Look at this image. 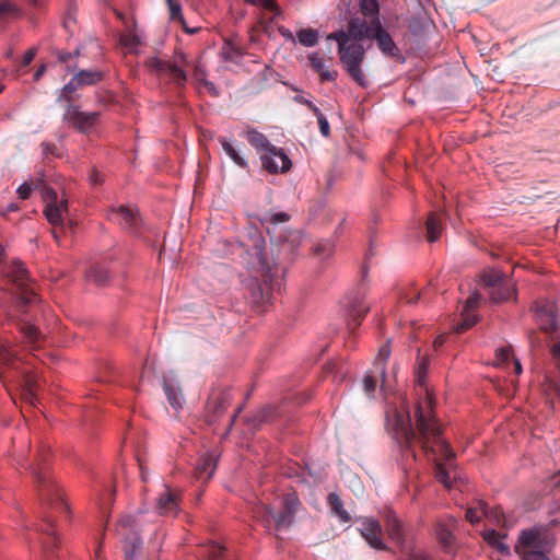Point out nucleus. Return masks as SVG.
<instances>
[{
    "mask_svg": "<svg viewBox=\"0 0 560 560\" xmlns=\"http://www.w3.org/2000/svg\"><path fill=\"white\" fill-rule=\"evenodd\" d=\"M314 253L318 257L327 258V257L332 255V253H334V245H332V243H330L328 241L320 242V243L315 245Z\"/></svg>",
    "mask_w": 560,
    "mask_h": 560,
    "instance_id": "obj_44",
    "label": "nucleus"
},
{
    "mask_svg": "<svg viewBox=\"0 0 560 560\" xmlns=\"http://www.w3.org/2000/svg\"><path fill=\"white\" fill-rule=\"evenodd\" d=\"M254 218L264 225L268 232V234H272L276 232V225L280 223H285L290 220V215L287 212H273L266 211L264 213H257Z\"/></svg>",
    "mask_w": 560,
    "mask_h": 560,
    "instance_id": "obj_24",
    "label": "nucleus"
},
{
    "mask_svg": "<svg viewBox=\"0 0 560 560\" xmlns=\"http://www.w3.org/2000/svg\"><path fill=\"white\" fill-rule=\"evenodd\" d=\"M296 38L299 43L305 47H314L317 45L319 35L318 32L314 28H303L296 33Z\"/></svg>",
    "mask_w": 560,
    "mask_h": 560,
    "instance_id": "obj_35",
    "label": "nucleus"
},
{
    "mask_svg": "<svg viewBox=\"0 0 560 560\" xmlns=\"http://www.w3.org/2000/svg\"><path fill=\"white\" fill-rule=\"evenodd\" d=\"M252 294L255 302L257 303H264L265 301L268 300V293L265 292L260 284H256L255 287H253Z\"/></svg>",
    "mask_w": 560,
    "mask_h": 560,
    "instance_id": "obj_47",
    "label": "nucleus"
},
{
    "mask_svg": "<svg viewBox=\"0 0 560 560\" xmlns=\"http://www.w3.org/2000/svg\"><path fill=\"white\" fill-rule=\"evenodd\" d=\"M248 3L260 7L266 11H269L273 14V16H280L282 14V10L276 3L275 0H246Z\"/></svg>",
    "mask_w": 560,
    "mask_h": 560,
    "instance_id": "obj_41",
    "label": "nucleus"
},
{
    "mask_svg": "<svg viewBox=\"0 0 560 560\" xmlns=\"http://www.w3.org/2000/svg\"><path fill=\"white\" fill-rule=\"evenodd\" d=\"M39 187L46 205L44 210L46 219L55 228L60 226L63 229V213L68 211V201L66 199L58 200L57 192L51 187L40 182H25L18 188L16 192L20 199L26 200L30 198L33 189Z\"/></svg>",
    "mask_w": 560,
    "mask_h": 560,
    "instance_id": "obj_5",
    "label": "nucleus"
},
{
    "mask_svg": "<svg viewBox=\"0 0 560 560\" xmlns=\"http://www.w3.org/2000/svg\"><path fill=\"white\" fill-rule=\"evenodd\" d=\"M410 560H430L425 555L415 553L410 557Z\"/></svg>",
    "mask_w": 560,
    "mask_h": 560,
    "instance_id": "obj_64",
    "label": "nucleus"
},
{
    "mask_svg": "<svg viewBox=\"0 0 560 560\" xmlns=\"http://www.w3.org/2000/svg\"><path fill=\"white\" fill-rule=\"evenodd\" d=\"M375 39L380 50L389 57H397L399 48L386 32L380 19H374L372 23L360 18H352L347 31L330 33L327 39L336 40L338 44V55L342 69L360 86L366 88L369 80L362 70L365 59V48L359 43L362 39Z\"/></svg>",
    "mask_w": 560,
    "mask_h": 560,
    "instance_id": "obj_2",
    "label": "nucleus"
},
{
    "mask_svg": "<svg viewBox=\"0 0 560 560\" xmlns=\"http://www.w3.org/2000/svg\"><path fill=\"white\" fill-rule=\"evenodd\" d=\"M428 359L420 360L416 368L418 400L415 405V428L408 412L404 418L397 413L395 432L406 460H416L415 445H419L428 459L435 463L434 474L439 482L451 489L457 478L453 462L455 454L443 436L442 427L434 415L433 394L425 385Z\"/></svg>",
    "mask_w": 560,
    "mask_h": 560,
    "instance_id": "obj_1",
    "label": "nucleus"
},
{
    "mask_svg": "<svg viewBox=\"0 0 560 560\" xmlns=\"http://www.w3.org/2000/svg\"><path fill=\"white\" fill-rule=\"evenodd\" d=\"M328 506L330 509V512L338 517V520L342 523H347L350 521V514L345 510L343 503L340 499V497L336 493H329L328 499Z\"/></svg>",
    "mask_w": 560,
    "mask_h": 560,
    "instance_id": "obj_30",
    "label": "nucleus"
},
{
    "mask_svg": "<svg viewBox=\"0 0 560 560\" xmlns=\"http://www.w3.org/2000/svg\"><path fill=\"white\" fill-rule=\"evenodd\" d=\"M483 539L491 545L492 547L497 548L500 551L506 552L509 551V547L505 546L502 541L503 536H501L497 530L494 529H486L482 534Z\"/></svg>",
    "mask_w": 560,
    "mask_h": 560,
    "instance_id": "obj_38",
    "label": "nucleus"
},
{
    "mask_svg": "<svg viewBox=\"0 0 560 560\" xmlns=\"http://www.w3.org/2000/svg\"><path fill=\"white\" fill-rule=\"evenodd\" d=\"M91 182L94 185H97L103 182V178L101 177V174L98 172H93V174L91 175Z\"/></svg>",
    "mask_w": 560,
    "mask_h": 560,
    "instance_id": "obj_59",
    "label": "nucleus"
},
{
    "mask_svg": "<svg viewBox=\"0 0 560 560\" xmlns=\"http://www.w3.org/2000/svg\"><path fill=\"white\" fill-rule=\"evenodd\" d=\"M298 503V499L288 497L281 502L282 506L279 511H276L275 508L269 504L259 503L255 506L253 512L254 516L260 521L266 528L270 529L273 527L277 533H280L288 529L293 523L295 505Z\"/></svg>",
    "mask_w": 560,
    "mask_h": 560,
    "instance_id": "obj_8",
    "label": "nucleus"
},
{
    "mask_svg": "<svg viewBox=\"0 0 560 560\" xmlns=\"http://www.w3.org/2000/svg\"><path fill=\"white\" fill-rule=\"evenodd\" d=\"M436 534H438V538H439L440 542L444 547H448L452 545L453 534L447 524L440 523L436 528Z\"/></svg>",
    "mask_w": 560,
    "mask_h": 560,
    "instance_id": "obj_42",
    "label": "nucleus"
},
{
    "mask_svg": "<svg viewBox=\"0 0 560 560\" xmlns=\"http://www.w3.org/2000/svg\"><path fill=\"white\" fill-rule=\"evenodd\" d=\"M465 516L471 524L480 522L483 516L492 517L497 524L505 522L504 514L501 509L495 508L489 510L487 503L481 500H479L474 506L468 508Z\"/></svg>",
    "mask_w": 560,
    "mask_h": 560,
    "instance_id": "obj_21",
    "label": "nucleus"
},
{
    "mask_svg": "<svg viewBox=\"0 0 560 560\" xmlns=\"http://www.w3.org/2000/svg\"><path fill=\"white\" fill-rule=\"evenodd\" d=\"M205 86L207 88V90L212 93L213 95H218V91H217V88L213 83L209 82V81H205Z\"/></svg>",
    "mask_w": 560,
    "mask_h": 560,
    "instance_id": "obj_61",
    "label": "nucleus"
},
{
    "mask_svg": "<svg viewBox=\"0 0 560 560\" xmlns=\"http://www.w3.org/2000/svg\"><path fill=\"white\" fill-rule=\"evenodd\" d=\"M276 16L272 15V18L270 19L269 22H266V21H260L259 22V26L261 28V32L265 33V34H269V28H270V23L272 22V20L275 19Z\"/></svg>",
    "mask_w": 560,
    "mask_h": 560,
    "instance_id": "obj_54",
    "label": "nucleus"
},
{
    "mask_svg": "<svg viewBox=\"0 0 560 560\" xmlns=\"http://www.w3.org/2000/svg\"><path fill=\"white\" fill-rule=\"evenodd\" d=\"M103 72L100 70H81L60 91L58 102L67 103L75 100L74 92L88 85H94L103 80Z\"/></svg>",
    "mask_w": 560,
    "mask_h": 560,
    "instance_id": "obj_11",
    "label": "nucleus"
},
{
    "mask_svg": "<svg viewBox=\"0 0 560 560\" xmlns=\"http://www.w3.org/2000/svg\"><path fill=\"white\" fill-rule=\"evenodd\" d=\"M44 147V153L56 155V147L54 144L45 143Z\"/></svg>",
    "mask_w": 560,
    "mask_h": 560,
    "instance_id": "obj_55",
    "label": "nucleus"
},
{
    "mask_svg": "<svg viewBox=\"0 0 560 560\" xmlns=\"http://www.w3.org/2000/svg\"><path fill=\"white\" fill-rule=\"evenodd\" d=\"M18 328L21 334L23 345L30 350L35 351L44 347L46 337L36 326L26 320H20Z\"/></svg>",
    "mask_w": 560,
    "mask_h": 560,
    "instance_id": "obj_20",
    "label": "nucleus"
},
{
    "mask_svg": "<svg viewBox=\"0 0 560 560\" xmlns=\"http://www.w3.org/2000/svg\"><path fill=\"white\" fill-rule=\"evenodd\" d=\"M308 108L314 113L317 120H319V117H325V115L319 110V108L314 103L310 104Z\"/></svg>",
    "mask_w": 560,
    "mask_h": 560,
    "instance_id": "obj_56",
    "label": "nucleus"
},
{
    "mask_svg": "<svg viewBox=\"0 0 560 560\" xmlns=\"http://www.w3.org/2000/svg\"><path fill=\"white\" fill-rule=\"evenodd\" d=\"M18 13V8L10 1L0 2V19L12 16Z\"/></svg>",
    "mask_w": 560,
    "mask_h": 560,
    "instance_id": "obj_45",
    "label": "nucleus"
},
{
    "mask_svg": "<svg viewBox=\"0 0 560 560\" xmlns=\"http://www.w3.org/2000/svg\"><path fill=\"white\" fill-rule=\"evenodd\" d=\"M269 413H270V409H265V410H261L259 413H258V420L259 422H264L268 419L269 417Z\"/></svg>",
    "mask_w": 560,
    "mask_h": 560,
    "instance_id": "obj_60",
    "label": "nucleus"
},
{
    "mask_svg": "<svg viewBox=\"0 0 560 560\" xmlns=\"http://www.w3.org/2000/svg\"><path fill=\"white\" fill-rule=\"evenodd\" d=\"M219 142L223 149V151L226 153V155L240 167L245 168L247 167V162L245 159L238 153V151L225 138L220 137Z\"/></svg>",
    "mask_w": 560,
    "mask_h": 560,
    "instance_id": "obj_34",
    "label": "nucleus"
},
{
    "mask_svg": "<svg viewBox=\"0 0 560 560\" xmlns=\"http://www.w3.org/2000/svg\"><path fill=\"white\" fill-rule=\"evenodd\" d=\"M386 530L388 536L396 541L397 544H402L404 541V530L402 525L399 520L395 515V513L388 510L385 515Z\"/></svg>",
    "mask_w": 560,
    "mask_h": 560,
    "instance_id": "obj_27",
    "label": "nucleus"
},
{
    "mask_svg": "<svg viewBox=\"0 0 560 560\" xmlns=\"http://www.w3.org/2000/svg\"><path fill=\"white\" fill-rule=\"evenodd\" d=\"M363 388L366 395L372 396L376 389V377L372 374H366L363 380Z\"/></svg>",
    "mask_w": 560,
    "mask_h": 560,
    "instance_id": "obj_46",
    "label": "nucleus"
},
{
    "mask_svg": "<svg viewBox=\"0 0 560 560\" xmlns=\"http://www.w3.org/2000/svg\"><path fill=\"white\" fill-rule=\"evenodd\" d=\"M21 361L15 353L5 345L0 343V378L14 381L21 386L25 398L33 400L39 387L36 375L27 372H20Z\"/></svg>",
    "mask_w": 560,
    "mask_h": 560,
    "instance_id": "obj_4",
    "label": "nucleus"
},
{
    "mask_svg": "<svg viewBox=\"0 0 560 560\" xmlns=\"http://www.w3.org/2000/svg\"><path fill=\"white\" fill-rule=\"evenodd\" d=\"M390 355V347L389 343L386 342L378 349V353L374 361V368L377 373H380L383 377L385 375V363Z\"/></svg>",
    "mask_w": 560,
    "mask_h": 560,
    "instance_id": "obj_36",
    "label": "nucleus"
},
{
    "mask_svg": "<svg viewBox=\"0 0 560 560\" xmlns=\"http://www.w3.org/2000/svg\"><path fill=\"white\" fill-rule=\"evenodd\" d=\"M86 278L89 281H92L98 285L106 283L108 279L107 270L101 265H94L90 268L86 273Z\"/></svg>",
    "mask_w": 560,
    "mask_h": 560,
    "instance_id": "obj_37",
    "label": "nucleus"
},
{
    "mask_svg": "<svg viewBox=\"0 0 560 560\" xmlns=\"http://www.w3.org/2000/svg\"><path fill=\"white\" fill-rule=\"evenodd\" d=\"M9 278L13 293L18 298V306L22 308L38 302L37 283L30 275L24 264L20 260L12 261L4 270Z\"/></svg>",
    "mask_w": 560,
    "mask_h": 560,
    "instance_id": "obj_6",
    "label": "nucleus"
},
{
    "mask_svg": "<svg viewBox=\"0 0 560 560\" xmlns=\"http://www.w3.org/2000/svg\"><path fill=\"white\" fill-rule=\"evenodd\" d=\"M497 357L502 361L506 362L512 357V350L509 348H502L497 351Z\"/></svg>",
    "mask_w": 560,
    "mask_h": 560,
    "instance_id": "obj_49",
    "label": "nucleus"
},
{
    "mask_svg": "<svg viewBox=\"0 0 560 560\" xmlns=\"http://www.w3.org/2000/svg\"><path fill=\"white\" fill-rule=\"evenodd\" d=\"M145 66L151 72L158 77L167 78L178 88L186 84L187 75L184 67L187 66V61L183 54L178 55L174 61L153 56L145 60Z\"/></svg>",
    "mask_w": 560,
    "mask_h": 560,
    "instance_id": "obj_9",
    "label": "nucleus"
},
{
    "mask_svg": "<svg viewBox=\"0 0 560 560\" xmlns=\"http://www.w3.org/2000/svg\"><path fill=\"white\" fill-rule=\"evenodd\" d=\"M163 389L167 397L170 405L175 409L179 410L184 404V396L182 389L174 383L164 381Z\"/></svg>",
    "mask_w": 560,
    "mask_h": 560,
    "instance_id": "obj_28",
    "label": "nucleus"
},
{
    "mask_svg": "<svg viewBox=\"0 0 560 560\" xmlns=\"http://www.w3.org/2000/svg\"><path fill=\"white\" fill-rule=\"evenodd\" d=\"M552 355L557 361V365L560 369V342H557L551 349Z\"/></svg>",
    "mask_w": 560,
    "mask_h": 560,
    "instance_id": "obj_52",
    "label": "nucleus"
},
{
    "mask_svg": "<svg viewBox=\"0 0 560 560\" xmlns=\"http://www.w3.org/2000/svg\"><path fill=\"white\" fill-rule=\"evenodd\" d=\"M346 311L349 318L348 328L352 332L361 325L364 316L370 311V305L361 296L353 295L347 299Z\"/></svg>",
    "mask_w": 560,
    "mask_h": 560,
    "instance_id": "obj_19",
    "label": "nucleus"
},
{
    "mask_svg": "<svg viewBox=\"0 0 560 560\" xmlns=\"http://www.w3.org/2000/svg\"><path fill=\"white\" fill-rule=\"evenodd\" d=\"M317 121H318L320 133L324 137H329L330 128H329V122H328L327 118L326 117H319V120H317Z\"/></svg>",
    "mask_w": 560,
    "mask_h": 560,
    "instance_id": "obj_48",
    "label": "nucleus"
},
{
    "mask_svg": "<svg viewBox=\"0 0 560 560\" xmlns=\"http://www.w3.org/2000/svg\"><path fill=\"white\" fill-rule=\"evenodd\" d=\"M294 101L300 103V104L306 105L307 107H310V104H313V102H311V101H308L305 97L300 96V95L295 96Z\"/></svg>",
    "mask_w": 560,
    "mask_h": 560,
    "instance_id": "obj_63",
    "label": "nucleus"
},
{
    "mask_svg": "<svg viewBox=\"0 0 560 560\" xmlns=\"http://www.w3.org/2000/svg\"><path fill=\"white\" fill-rule=\"evenodd\" d=\"M361 536L373 548L383 550L385 545L383 541V529L377 520L371 517H363L360 520Z\"/></svg>",
    "mask_w": 560,
    "mask_h": 560,
    "instance_id": "obj_17",
    "label": "nucleus"
},
{
    "mask_svg": "<svg viewBox=\"0 0 560 560\" xmlns=\"http://www.w3.org/2000/svg\"><path fill=\"white\" fill-rule=\"evenodd\" d=\"M310 66L314 72L318 73L320 81H336L338 72L336 70H328L325 68V60L319 56L318 52H312L308 55Z\"/></svg>",
    "mask_w": 560,
    "mask_h": 560,
    "instance_id": "obj_25",
    "label": "nucleus"
},
{
    "mask_svg": "<svg viewBox=\"0 0 560 560\" xmlns=\"http://www.w3.org/2000/svg\"><path fill=\"white\" fill-rule=\"evenodd\" d=\"M506 276L498 269H488L480 275L482 287L489 291L503 281Z\"/></svg>",
    "mask_w": 560,
    "mask_h": 560,
    "instance_id": "obj_32",
    "label": "nucleus"
},
{
    "mask_svg": "<svg viewBox=\"0 0 560 560\" xmlns=\"http://www.w3.org/2000/svg\"><path fill=\"white\" fill-rule=\"evenodd\" d=\"M30 469L36 479L37 490L44 509L40 523L36 525L35 530L40 535V544L44 552L48 557L50 549L57 546L58 542L51 513H68L69 508L46 466L37 463L36 465L32 464Z\"/></svg>",
    "mask_w": 560,
    "mask_h": 560,
    "instance_id": "obj_3",
    "label": "nucleus"
},
{
    "mask_svg": "<svg viewBox=\"0 0 560 560\" xmlns=\"http://www.w3.org/2000/svg\"><path fill=\"white\" fill-rule=\"evenodd\" d=\"M35 57V49L31 48L28 49L23 57V66L30 65Z\"/></svg>",
    "mask_w": 560,
    "mask_h": 560,
    "instance_id": "obj_51",
    "label": "nucleus"
},
{
    "mask_svg": "<svg viewBox=\"0 0 560 560\" xmlns=\"http://www.w3.org/2000/svg\"><path fill=\"white\" fill-rule=\"evenodd\" d=\"M19 209H20V207H19V205H18V203H15V202H11V203H9V205L5 207V209H3V211H2V215H7V214H8V213H10V212H15V211H18Z\"/></svg>",
    "mask_w": 560,
    "mask_h": 560,
    "instance_id": "obj_53",
    "label": "nucleus"
},
{
    "mask_svg": "<svg viewBox=\"0 0 560 560\" xmlns=\"http://www.w3.org/2000/svg\"><path fill=\"white\" fill-rule=\"evenodd\" d=\"M217 468V457L213 454H206L196 467V478L203 482L210 480Z\"/></svg>",
    "mask_w": 560,
    "mask_h": 560,
    "instance_id": "obj_26",
    "label": "nucleus"
},
{
    "mask_svg": "<svg viewBox=\"0 0 560 560\" xmlns=\"http://www.w3.org/2000/svg\"><path fill=\"white\" fill-rule=\"evenodd\" d=\"M170 9V18L172 21H178L182 23L183 26H185V20L182 14V7L177 1H174L168 4ZM186 32L194 33V31H189L188 28L184 27Z\"/></svg>",
    "mask_w": 560,
    "mask_h": 560,
    "instance_id": "obj_43",
    "label": "nucleus"
},
{
    "mask_svg": "<svg viewBox=\"0 0 560 560\" xmlns=\"http://www.w3.org/2000/svg\"><path fill=\"white\" fill-rule=\"evenodd\" d=\"M182 491L165 486L155 502V511L162 516H176L180 511Z\"/></svg>",
    "mask_w": 560,
    "mask_h": 560,
    "instance_id": "obj_14",
    "label": "nucleus"
},
{
    "mask_svg": "<svg viewBox=\"0 0 560 560\" xmlns=\"http://www.w3.org/2000/svg\"><path fill=\"white\" fill-rule=\"evenodd\" d=\"M120 44L129 52H132L138 46H140L141 39L137 33L129 32L120 36Z\"/></svg>",
    "mask_w": 560,
    "mask_h": 560,
    "instance_id": "obj_40",
    "label": "nucleus"
},
{
    "mask_svg": "<svg viewBox=\"0 0 560 560\" xmlns=\"http://www.w3.org/2000/svg\"><path fill=\"white\" fill-rule=\"evenodd\" d=\"M262 167L269 173H285L292 167L291 160L282 149L270 147L267 152L261 155Z\"/></svg>",
    "mask_w": 560,
    "mask_h": 560,
    "instance_id": "obj_16",
    "label": "nucleus"
},
{
    "mask_svg": "<svg viewBox=\"0 0 560 560\" xmlns=\"http://www.w3.org/2000/svg\"><path fill=\"white\" fill-rule=\"evenodd\" d=\"M248 235L250 244L247 246L250 249V255L256 258L259 269L265 275L273 277V268L282 260L281 252H291V245L283 243L281 249L277 254L272 253V257L269 259L265 252L266 241L262 235L257 230L250 231Z\"/></svg>",
    "mask_w": 560,
    "mask_h": 560,
    "instance_id": "obj_10",
    "label": "nucleus"
},
{
    "mask_svg": "<svg viewBox=\"0 0 560 560\" xmlns=\"http://www.w3.org/2000/svg\"><path fill=\"white\" fill-rule=\"evenodd\" d=\"M246 139L252 147L256 148L257 150H264L265 152H267L270 147H273L270 144L267 137L257 130H248L246 132Z\"/></svg>",
    "mask_w": 560,
    "mask_h": 560,
    "instance_id": "obj_33",
    "label": "nucleus"
},
{
    "mask_svg": "<svg viewBox=\"0 0 560 560\" xmlns=\"http://www.w3.org/2000/svg\"><path fill=\"white\" fill-rule=\"evenodd\" d=\"M231 393L229 389H215L211 393L206 405V417L208 423L217 422L231 402Z\"/></svg>",
    "mask_w": 560,
    "mask_h": 560,
    "instance_id": "obj_15",
    "label": "nucleus"
},
{
    "mask_svg": "<svg viewBox=\"0 0 560 560\" xmlns=\"http://www.w3.org/2000/svg\"><path fill=\"white\" fill-rule=\"evenodd\" d=\"M445 340H446V338L443 335L436 337L435 340L433 341L434 348L439 349L440 347H442L444 345Z\"/></svg>",
    "mask_w": 560,
    "mask_h": 560,
    "instance_id": "obj_58",
    "label": "nucleus"
},
{
    "mask_svg": "<svg viewBox=\"0 0 560 560\" xmlns=\"http://www.w3.org/2000/svg\"><path fill=\"white\" fill-rule=\"evenodd\" d=\"M58 58H59V60H60L61 62H67V61H69V60H70V58H71V54H70V52H63V51H60V52L58 54Z\"/></svg>",
    "mask_w": 560,
    "mask_h": 560,
    "instance_id": "obj_62",
    "label": "nucleus"
},
{
    "mask_svg": "<svg viewBox=\"0 0 560 560\" xmlns=\"http://www.w3.org/2000/svg\"><path fill=\"white\" fill-rule=\"evenodd\" d=\"M108 220L130 233L138 230L141 221L136 210L124 206L110 210L108 213Z\"/></svg>",
    "mask_w": 560,
    "mask_h": 560,
    "instance_id": "obj_18",
    "label": "nucleus"
},
{
    "mask_svg": "<svg viewBox=\"0 0 560 560\" xmlns=\"http://www.w3.org/2000/svg\"><path fill=\"white\" fill-rule=\"evenodd\" d=\"M278 31L287 40L295 43V38H294L292 32L289 28H287L284 26H279Z\"/></svg>",
    "mask_w": 560,
    "mask_h": 560,
    "instance_id": "obj_50",
    "label": "nucleus"
},
{
    "mask_svg": "<svg viewBox=\"0 0 560 560\" xmlns=\"http://www.w3.org/2000/svg\"><path fill=\"white\" fill-rule=\"evenodd\" d=\"M203 556L207 557L208 560H221L224 556L225 548L215 542H208L202 546Z\"/></svg>",
    "mask_w": 560,
    "mask_h": 560,
    "instance_id": "obj_39",
    "label": "nucleus"
},
{
    "mask_svg": "<svg viewBox=\"0 0 560 560\" xmlns=\"http://www.w3.org/2000/svg\"><path fill=\"white\" fill-rule=\"evenodd\" d=\"M100 119V113H85L81 112L78 106L73 105V102L67 103L63 120L70 124L78 131L86 133L89 132Z\"/></svg>",
    "mask_w": 560,
    "mask_h": 560,
    "instance_id": "obj_13",
    "label": "nucleus"
},
{
    "mask_svg": "<svg viewBox=\"0 0 560 560\" xmlns=\"http://www.w3.org/2000/svg\"><path fill=\"white\" fill-rule=\"evenodd\" d=\"M480 300L481 295L477 291L468 296L462 311L463 320L455 326V332L462 334L477 323V316L472 312L478 306Z\"/></svg>",
    "mask_w": 560,
    "mask_h": 560,
    "instance_id": "obj_22",
    "label": "nucleus"
},
{
    "mask_svg": "<svg viewBox=\"0 0 560 560\" xmlns=\"http://www.w3.org/2000/svg\"><path fill=\"white\" fill-rule=\"evenodd\" d=\"M308 108L314 113L317 120H319V117H325V115L319 110V108L314 103L310 104Z\"/></svg>",
    "mask_w": 560,
    "mask_h": 560,
    "instance_id": "obj_57",
    "label": "nucleus"
},
{
    "mask_svg": "<svg viewBox=\"0 0 560 560\" xmlns=\"http://www.w3.org/2000/svg\"><path fill=\"white\" fill-rule=\"evenodd\" d=\"M490 299L493 303H503L508 301H515L517 291L515 285L508 279V277L495 287L488 291Z\"/></svg>",
    "mask_w": 560,
    "mask_h": 560,
    "instance_id": "obj_23",
    "label": "nucleus"
},
{
    "mask_svg": "<svg viewBox=\"0 0 560 560\" xmlns=\"http://www.w3.org/2000/svg\"><path fill=\"white\" fill-rule=\"evenodd\" d=\"M360 11L363 16H359L360 19H364L368 23H372L374 19H380V4L377 0H360Z\"/></svg>",
    "mask_w": 560,
    "mask_h": 560,
    "instance_id": "obj_31",
    "label": "nucleus"
},
{
    "mask_svg": "<svg viewBox=\"0 0 560 560\" xmlns=\"http://www.w3.org/2000/svg\"><path fill=\"white\" fill-rule=\"evenodd\" d=\"M553 545V538L547 532L532 528L520 534L515 551L522 560H549L547 555Z\"/></svg>",
    "mask_w": 560,
    "mask_h": 560,
    "instance_id": "obj_7",
    "label": "nucleus"
},
{
    "mask_svg": "<svg viewBox=\"0 0 560 560\" xmlns=\"http://www.w3.org/2000/svg\"><path fill=\"white\" fill-rule=\"evenodd\" d=\"M425 228L428 241L431 243L435 242L440 237L443 229L441 215L436 212H431L428 217Z\"/></svg>",
    "mask_w": 560,
    "mask_h": 560,
    "instance_id": "obj_29",
    "label": "nucleus"
},
{
    "mask_svg": "<svg viewBox=\"0 0 560 560\" xmlns=\"http://www.w3.org/2000/svg\"><path fill=\"white\" fill-rule=\"evenodd\" d=\"M532 310L541 330L552 332L557 329L559 325V307L555 302L540 300L535 302Z\"/></svg>",
    "mask_w": 560,
    "mask_h": 560,
    "instance_id": "obj_12",
    "label": "nucleus"
}]
</instances>
